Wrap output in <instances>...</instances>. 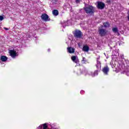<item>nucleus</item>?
<instances>
[{"instance_id": "1", "label": "nucleus", "mask_w": 129, "mask_h": 129, "mask_svg": "<svg viewBox=\"0 0 129 129\" xmlns=\"http://www.w3.org/2000/svg\"><path fill=\"white\" fill-rule=\"evenodd\" d=\"M84 10L86 14H87L88 15H92V14L95 13V8L92 5H85L84 7Z\"/></svg>"}, {"instance_id": "2", "label": "nucleus", "mask_w": 129, "mask_h": 129, "mask_svg": "<svg viewBox=\"0 0 129 129\" xmlns=\"http://www.w3.org/2000/svg\"><path fill=\"white\" fill-rule=\"evenodd\" d=\"M100 57H98L97 58V64H96V67L97 68V70L94 72L93 76H96L98 75V71L100 68H101V62L99 61Z\"/></svg>"}, {"instance_id": "3", "label": "nucleus", "mask_w": 129, "mask_h": 129, "mask_svg": "<svg viewBox=\"0 0 129 129\" xmlns=\"http://www.w3.org/2000/svg\"><path fill=\"white\" fill-rule=\"evenodd\" d=\"M9 54L12 58H16L18 56V53L15 49H10L9 50Z\"/></svg>"}, {"instance_id": "4", "label": "nucleus", "mask_w": 129, "mask_h": 129, "mask_svg": "<svg viewBox=\"0 0 129 129\" xmlns=\"http://www.w3.org/2000/svg\"><path fill=\"white\" fill-rule=\"evenodd\" d=\"M74 36L76 38H81L82 36V32L80 30H76L73 32Z\"/></svg>"}, {"instance_id": "5", "label": "nucleus", "mask_w": 129, "mask_h": 129, "mask_svg": "<svg viewBox=\"0 0 129 129\" xmlns=\"http://www.w3.org/2000/svg\"><path fill=\"white\" fill-rule=\"evenodd\" d=\"M107 33V31L103 29H99V35L101 37H103L106 35Z\"/></svg>"}, {"instance_id": "6", "label": "nucleus", "mask_w": 129, "mask_h": 129, "mask_svg": "<svg viewBox=\"0 0 129 129\" xmlns=\"http://www.w3.org/2000/svg\"><path fill=\"white\" fill-rule=\"evenodd\" d=\"M41 19L44 22H49L50 21V18H49V16L46 14H43L41 15Z\"/></svg>"}, {"instance_id": "7", "label": "nucleus", "mask_w": 129, "mask_h": 129, "mask_svg": "<svg viewBox=\"0 0 129 129\" xmlns=\"http://www.w3.org/2000/svg\"><path fill=\"white\" fill-rule=\"evenodd\" d=\"M97 4V8H98L99 10H103V9H104V7H105V4H104V3L98 2Z\"/></svg>"}, {"instance_id": "8", "label": "nucleus", "mask_w": 129, "mask_h": 129, "mask_svg": "<svg viewBox=\"0 0 129 129\" xmlns=\"http://www.w3.org/2000/svg\"><path fill=\"white\" fill-rule=\"evenodd\" d=\"M71 59L74 63H76V64H78V63H79V59H78V56H72Z\"/></svg>"}, {"instance_id": "9", "label": "nucleus", "mask_w": 129, "mask_h": 129, "mask_svg": "<svg viewBox=\"0 0 129 129\" xmlns=\"http://www.w3.org/2000/svg\"><path fill=\"white\" fill-rule=\"evenodd\" d=\"M102 72H103L104 74H105V75H107L108 72H109V68L108 67L106 66L103 68Z\"/></svg>"}, {"instance_id": "10", "label": "nucleus", "mask_w": 129, "mask_h": 129, "mask_svg": "<svg viewBox=\"0 0 129 129\" xmlns=\"http://www.w3.org/2000/svg\"><path fill=\"white\" fill-rule=\"evenodd\" d=\"M68 52L70 54H73L75 52V48L73 47H68Z\"/></svg>"}, {"instance_id": "11", "label": "nucleus", "mask_w": 129, "mask_h": 129, "mask_svg": "<svg viewBox=\"0 0 129 129\" xmlns=\"http://www.w3.org/2000/svg\"><path fill=\"white\" fill-rule=\"evenodd\" d=\"M47 128H48V126L46 123L44 124L43 125H40L38 127V129H47Z\"/></svg>"}, {"instance_id": "12", "label": "nucleus", "mask_w": 129, "mask_h": 129, "mask_svg": "<svg viewBox=\"0 0 129 129\" xmlns=\"http://www.w3.org/2000/svg\"><path fill=\"white\" fill-rule=\"evenodd\" d=\"M83 51L84 52H88L89 51V47L87 45H85L83 47Z\"/></svg>"}, {"instance_id": "13", "label": "nucleus", "mask_w": 129, "mask_h": 129, "mask_svg": "<svg viewBox=\"0 0 129 129\" xmlns=\"http://www.w3.org/2000/svg\"><path fill=\"white\" fill-rule=\"evenodd\" d=\"M52 15L53 16H58L59 15V12L57 10H54L52 11Z\"/></svg>"}, {"instance_id": "14", "label": "nucleus", "mask_w": 129, "mask_h": 129, "mask_svg": "<svg viewBox=\"0 0 129 129\" xmlns=\"http://www.w3.org/2000/svg\"><path fill=\"white\" fill-rule=\"evenodd\" d=\"M1 59L3 62H6V61H7V60H8V57L5 55H3L1 56Z\"/></svg>"}, {"instance_id": "15", "label": "nucleus", "mask_w": 129, "mask_h": 129, "mask_svg": "<svg viewBox=\"0 0 129 129\" xmlns=\"http://www.w3.org/2000/svg\"><path fill=\"white\" fill-rule=\"evenodd\" d=\"M61 29L62 32H64V27H65V21H63L61 22Z\"/></svg>"}, {"instance_id": "16", "label": "nucleus", "mask_w": 129, "mask_h": 129, "mask_svg": "<svg viewBox=\"0 0 129 129\" xmlns=\"http://www.w3.org/2000/svg\"><path fill=\"white\" fill-rule=\"evenodd\" d=\"M103 26L104 28H108L109 27V23L108 22L104 23Z\"/></svg>"}, {"instance_id": "17", "label": "nucleus", "mask_w": 129, "mask_h": 129, "mask_svg": "<svg viewBox=\"0 0 129 129\" xmlns=\"http://www.w3.org/2000/svg\"><path fill=\"white\" fill-rule=\"evenodd\" d=\"M112 31L113 32H114V33H117L118 32V30L117 29V28H112Z\"/></svg>"}, {"instance_id": "18", "label": "nucleus", "mask_w": 129, "mask_h": 129, "mask_svg": "<svg viewBox=\"0 0 129 129\" xmlns=\"http://www.w3.org/2000/svg\"><path fill=\"white\" fill-rule=\"evenodd\" d=\"M82 62H83V63H85L86 62V58H85V57H83L82 60Z\"/></svg>"}, {"instance_id": "19", "label": "nucleus", "mask_w": 129, "mask_h": 129, "mask_svg": "<svg viewBox=\"0 0 129 129\" xmlns=\"http://www.w3.org/2000/svg\"><path fill=\"white\" fill-rule=\"evenodd\" d=\"M4 20V17L3 16H0V21L1 22Z\"/></svg>"}, {"instance_id": "20", "label": "nucleus", "mask_w": 129, "mask_h": 129, "mask_svg": "<svg viewBox=\"0 0 129 129\" xmlns=\"http://www.w3.org/2000/svg\"><path fill=\"white\" fill-rule=\"evenodd\" d=\"M76 4H79L80 3V0H76Z\"/></svg>"}, {"instance_id": "21", "label": "nucleus", "mask_w": 129, "mask_h": 129, "mask_svg": "<svg viewBox=\"0 0 129 129\" xmlns=\"http://www.w3.org/2000/svg\"><path fill=\"white\" fill-rule=\"evenodd\" d=\"M125 74H126V75H127V76H129V71L126 72L125 73Z\"/></svg>"}, {"instance_id": "22", "label": "nucleus", "mask_w": 129, "mask_h": 129, "mask_svg": "<svg viewBox=\"0 0 129 129\" xmlns=\"http://www.w3.org/2000/svg\"><path fill=\"white\" fill-rule=\"evenodd\" d=\"M81 94H84V91H81L80 92Z\"/></svg>"}, {"instance_id": "23", "label": "nucleus", "mask_w": 129, "mask_h": 129, "mask_svg": "<svg viewBox=\"0 0 129 129\" xmlns=\"http://www.w3.org/2000/svg\"><path fill=\"white\" fill-rule=\"evenodd\" d=\"M4 29L5 30H6V31H9V28H8L4 27Z\"/></svg>"}, {"instance_id": "24", "label": "nucleus", "mask_w": 129, "mask_h": 129, "mask_svg": "<svg viewBox=\"0 0 129 129\" xmlns=\"http://www.w3.org/2000/svg\"><path fill=\"white\" fill-rule=\"evenodd\" d=\"M48 52H50V49H48Z\"/></svg>"}, {"instance_id": "25", "label": "nucleus", "mask_w": 129, "mask_h": 129, "mask_svg": "<svg viewBox=\"0 0 129 129\" xmlns=\"http://www.w3.org/2000/svg\"><path fill=\"white\" fill-rule=\"evenodd\" d=\"M31 36H29L28 37H27V38H30Z\"/></svg>"}, {"instance_id": "26", "label": "nucleus", "mask_w": 129, "mask_h": 129, "mask_svg": "<svg viewBox=\"0 0 129 129\" xmlns=\"http://www.w3.org/2000/svg\"><path fill=\"white\" fill-rule=\"evenodd\" d=\"M53 129H56V128H53Z\"/></svg>"}]
</instances>
